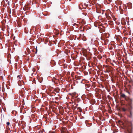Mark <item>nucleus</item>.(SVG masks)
Segmentation results:
<instances>
[{
    "label": "nucleus",
    "instance_id": "1",
    "mask_svg": "<svg viewBox=\"0 0 133 133\" xmlns=\"http://www.w3.org/2000/svg\"><path fill=\"white\" fill-rule=\"evenodd\" d=\"M18 83L19 85L21 86L22 85H24V83L23 81L21 80V81H18Z\"/></svg>",
    "mask_w": 133,
    "mask_h": 133
},
{
    "label": "nucleus",
    "instance_id": "3",
    "mask_svg": "<svg viewBox=\"0 0 133 133\" xmlns=\"http://www.w3.org/2000/svg\"><path fill=\"white\" fill-rule=\"evenodd\" d=\"M121 96H122V97H125V95L124 94H122V95H121Z\"/></svg>",
    "mask_w": 133,
    "mask_h": 133
},
{
    "label": "nucleus",
    "instance_id": "9",
    "mask_svg": "<svg viewBox=\"0 0 133 133\" xmlns=\"http://www.w3.org/2000/svg\"><path fill=\"white\" fill-rule=\"evenodd\" d=\"M62 133H64L63 132H62Z\"/></svg>",
    "mask_w": 133,
    "mask_h": 133
},
{
    "label": "nucleus",
    "instance_id": "4",
    "mask_svg": "<svg viewBox=\"0 0 133 133\" xmlns=\"http://www.w3.org/2000/svg\"><path fill=\"white\" fill-rule=\"evenodd\" d=\"M17 77L18 78H19V79H21V77H20L19 76H17Z\"/></svg>",
    "mask_w": 133,
    "mask_h": 133
},
{
    "label": "nucleus",
    "instance_id": "8",
    "mask_svg": "<svg viewBox=\"0 0 133 133\" xmlns=\"http://www.w3.org/2000/svg\"><path fill=\"white\" fill-rule=\"evenodd\" d=\"M37 51V50H36V52Z\"/></svg>",
    "mask_w": 133,
    "mask_h": 133
},
{
    "label": "nucleus",
    "instance_id": "7",
    "mask_svg": "<svg viewBox=\"0 0 133 133\" xmlns=\"http://www.w3.org/2000/svg\"><path fill=\"white\" fill-rule=\"evenodd\" d=\"M69 1H70L71 0H69Z\"/></svg>",
    "mask_w": 133,
    "mask_h": 133
},
{
    "label": "nucleus",
    "instance_id": "2",
    "mask_svg": "<svg viewBox=\"0 0 133 133\" xmlns=\"http://www.w3.org/2000/svg\"><path fill=\"white\" fill-rule=\"evenodd\" d=\"M10 123L9 122H8L6 123V124L8 125H10Z\"/></svg>",
    "mask_w": 133,
    "mask_h": 133
},
{
    "label": "nucleus",
    "instance_id": "5",
    "mask_svg": "<svg viewBox=\"0 0 133 133\" xmlns=\"http://www.w3.org/2000/svg\"><path fill=\"white\" fill-rule=\"evenodd\" d=\"M131 4L130 3H129L127 5L128 6L129 4Z\"/></svg>",
    "mask_w": 133,
    "mask_h": 133
},
{
    "label": "nucleus",
    "instance_id": "6",
    "mask_svg": "<svg viewBox=\"0 0 133 133\" xmlns=\"http://www.w3.org/2000/svg\"><path fill=\"white\" fill-rule=\"evenodd\" d=\"M123 111H125V110L124 109H123Z\"/></svg>",
    "mask_w": 133,
    "mask_h": 133
}]
</instances>
